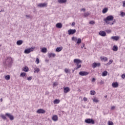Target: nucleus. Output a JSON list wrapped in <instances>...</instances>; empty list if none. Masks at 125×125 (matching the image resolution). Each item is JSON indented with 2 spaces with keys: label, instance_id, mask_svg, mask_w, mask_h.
<instances>
[{
  "label": "nucleus",
  "instance_id": "1",
  "mask_svg": "<svg viewBox=\"0 0 125 125\" xmlns=\"http://www.w3.org/2000/svg\"><path fill=\"white\" fill-rule=\"evenodd\" d=\"M113 20H114V17L112 15L108 16L105 19H104V22H105V24H107L110 23L109 21H113Z\"/></svg>",
  "mask_w": 125,
  "mask_h": 125
},
{
  "label": "nucleus",
  "instance_id": "2",
  "mask_svg": "<svg viewBox=\"0 0 125 125\" xmlns=\"http://www.w3.org/2000/svg\"><path fill=\"white\" fill-rule=\"evenodd\" d=\"M84 122L86 123V124H89L91 125H94V124H95V121H94V120L90 118L85 119Z\"/></svg>",
  "mask_w": 125,
  "mask_h": 125
},
{
  "label": "nucleus",
  "instance_id": "3",
  "mask_svg": "<svg viewBox=\"0 0 125 125\" xmlns=\"http://www.w3.org/2000/svg\"><path fill=\"white\" fill-rule=\"evenodd\" d=\"M34 49H35V47H31L28 49H26L24 50V53L26 54H29L30 52L34 51Z\"/></svg>",
  "mask_w": 125,
  "mask_h": 125
},
{
  "label": "nucleus",
  "instance_id": "4",
  "mask_svg": "<svg viewBox=\"0 0 125 125\" xmlns=\"http://www.w3.org/2000/svg\"><path fill=\"white\" fill-rule=\"evenodd\" d=\"M5 116H6V117H8V118H9L10 121H13V120H14V116H13L10 113H7L5 114Z\"/></svg>",
  "mask_w": 125,
  "mask_h": 125
},
{
  "label": "nucleus",
  "instance_id": "5",
  "mask_svg": "<svg viewBox=\"0 0 125 125\" xmlns=\"http://www.w3.org/2000/svg\"><path fill=\"white\" fill-rule=\"evenodd\" d=\"M89 72H87L86 71H80L79 72V75L82 76H87V75H89Z\"/></svg>",
  "mask_w": 125,
  "mask_h": 125
},
{
  "label": "nucleus",
  "instance_id": "6",
  "mask_svg": "<svg viewBox=\"0 0 125 125\" xmlns=\"http://www.w3.org/2000/svg\"><path fill=\"white\" fill-rule=\"evenodd\" d=\"M76 32H77L76 29H69L68 30V35H74V34H75Z\"/></svg>",
  "mask_w": 125,
  "mask_h": 125
},
{
  "label": "nucleus",
  "instance_id": "7",
  "mask_svg": "<svg viewBox=\"0 0 125 125\" xmlns=\"http://www.w3.org/2000/svg\"><path fill=\"white\" fill-rule=\"evenodd\" d=\"M37 114H44V113H45V110L40 108L37 111Z\"/></svg>",
  "mask_w": 125,
  "mask_h": 125
},
{
  "label": "nucleus",
  "instance_id": "8",
  "mask_svg": "<svg viewBox=\"0 0 125 125\" xmlns=\"http://www.w3.org/2000/svg\"><path fill=\"white\" fill-rule=\"evenodd\" d=\"M112 86L114 88H117V87H119V83L118 82H113L112 83Z\"/></svg>",
  "mask_w": 125,
  "mask_h": 125
},
{
  "label": "nucleus",
  "instance_id": "9",
  "mask_svg": "<svg viewBox=\"0 0 125 125\" xmlns=\"http://www.w3.org/2000/svg\"><path fill=\"white\" fill-rule=\"evenodd\" d=\"M55 56H56V54H55V53H48V57H49V58H54V57H55Z\"/></svg>",
  "mask_w": 125,
  "mask_h": 125
},
{
  "label": "nucleus",
  "instance_id": "10",
  "mask_svg": "<svg viewBox=\"0 0 125 125\" xmlns=\"http://www.w3.org/2000/svg\"><path fill=\"white\" fill-rule=\"evenodd\" d=\"M99 35H100V36H101L102 37H105L106 32H105V31H100L99 33Z\"/></svg>",
  "mask_w": 125,
  "mask_h": 125
},
{
  "label": "nucleus",
  "instance_id": "11",
  "mask_svg": "<svg viewBox=\"0 0 125 125\" xmlns=\"http://www.w3.org/2000/svg\"><path fill=\"white\" fill-rule=\"evenodd\" d=\"M47 5V3H39L38 5L39 7H45Z\"/></svg>",
  "mask_w": 125,
  "mask_h": 125
},
{
  "label": "nucleus",
  "instance_id": "12",
  "mask_svg": "<svg viewBox=\"0 0 125 125\" xmlns=\"http://www.w3.org/2000/svg\"><path fill=\"white\" fill-rule=\"evenodd\" d=\"M92 66L94 69H95L96 67H99V66H100V63H94Z\"/></svg>",
  "mask_w": 125,
  "mask_h": 125
},
{
  "label": "nucleus",
  "instance_id": "13",
  "mask_svg": "<svg viewBox=\"0 0 125 125\" xmlns=\"http://www.w3.org/2000/svg\"><path fill=\"white\" fill-rule=\"evenodd\" d=\"M64 93H68L70 91V88L69 87H66L64 88L63 90Z\"/></svg>",
  "mask_w": 125,
  "mask_h": 125
},
{
  "label": "nucleus",
  "instance_id": "14",
  "mask_svg": "<svg viewBox=\"0 0 125 125\" xmlns=\"http://www.w3.org/2000/svg\"><path fill=\"white\" fill-rule=\"evenodd\" d=\"M63 49V47L61 46V47H58L56 49V52H60Z\"/></svg>",
  "mask_w": 125,
  "mask_h": 125
},
{
  "label": "nucleus",
  "instance_id": "15",
  "mask_svg": "<svg viewBox=\"0 0 125 125\" xmlns=\"http://www.w3.org/2000/svg\"><path fill=\"white\" fill-rule=\"evenodd\" d=\"M52 120L54 121V122H57V121H58V116L57 115L53 116Z\"/></svg>",
  "mask_w": 125,
  "mask_h": 125
},
{
  "label": "nucleus",
  "instance_id": "16",
  "mask_svg": "<svg viewBox=\"0 0 125 125\" xmlns=\"http://www.w3.org/2000/svg\"><path fill=\"white\" fill-rule=\"evenodd\" d=\"M100 59L102 61H104V62H106L108 60V58L106 57H101Z\"/></svg>",
  "mask_w": 125,
  "mask_h": 125
},
{
  "label": "nucleus",
  "instance_id": "17",
  "mask_svg": "<svg viewBox=\"0 0 125 125\" xmlns=\"http://www.w3.org/2000/svg\"><path fill=\"white\" fill-rule=\"evenodd\" d=\"M56 27L58 28L59 29H61L62 28V23H58L56 25Z\"/></svg>",
  "mask_w": 125,
  "mask_h": 125
},
{
  "label": "nucleus",
  "instance_id": "18",
  "mask_svg": "<svg viewBox=\"0 0 125 125\" xmlns=\"http://www.w3.org/2000/svg\"><path fill=\"white\" fill-rule=\"evenodd\" d=\"M6 62H8L9 63L12 62V58L8 57L6 60Z\"/></svg>",
  "mask_w": 125,
  "mask_h": 125
},
{
  "label": "nucleus",
  "instance_id": "19",
  "mask_svg": "<svg viewBox=\"0 0 125 125\" xmlns=\"http://www.w3.org/2000/svg\"><path fill=\"white\" fill-rule=\"evenodd\" d=\"M112 40H114V41H118L120 39V37L118 36H112L111 37Z\"/></svg>",
  "mask_w": 125,
  "mask_h": 125
},
{
  "label": "nucleus",
  "instance_id": "20",
  "mask_svg": "<svg viewBox=\"0 0 125 125\" xmlns=\"http://www.w3.org/2000/svg\"><path fill=\"white\" fill-rule=\"evenodd\" d=\"M74 63H82V61L80 59H76L74 60Z\"/></svg>",
  "mask_w": 125,
  "mask_h": 125
},
{
  "label": "nucleus",
  "instance_id": "21",
  "mask_svg": "<svg viewBox=\"0 0 125 125\" xmlns=\"http://www.w3.org/2000/svg\"><path fill=\"white\" fill-rule=\"evenodd\" d=\"M41 51L43 52V53H46V52H47V49L45 47L42 48Z\"/></svg>",
  "mask_w": 125,
  "mask_h": 125
},
{
  "label": "nucleus",
  "instance_id": "22",
  "mask_svg": "<svg viewBox=\"0 0 125 125\" xmlns=\"http://www.w3.org/2000/svg\"><path fill=\"white\" fill-rule=\"evenodd\" d=\"M64 72L66 74H70L71 73V70L69 69L68 68H65L64 69Z\"/></svg>",
  "mask_w": 125,
  "mask_h": 125
},
{
  "label": "nucleus",
  "instance_id": "23",
  "mask_svg": "<svg viewBox=\"0 0 125 125\" xmlns=\"http://www.w3.org/2000/svg\"><path fill=\"white\" fill-rule=\"evenodd\" d=\"M58 1L59 3H65L67 2V0H58Z\"/></svg>",
  "mask_w": 125,
  "mask_h": 125
},
{
  "label": "nucleus",
  "instance_id": "24",
  "mask_svg": "<svg viewBox=\"0 0 125 125\" xmlns=\"http://www.w3.org/2000/svg\"><path fill=\"white\" fill-rule=\"evenodd\" d=\"M23 43V41L22 40H19L17 42V44L18 45H21Z\"/></svg>",
  "mask_w": 125,
  "mask_h": 125
},
{
  "label": "nucleus",
  "instance_id": "25",
  "mask_svg": "<svg viewBox=\"0 0 125 125\" xmlns=\"http://www.w3.org/2000/svg\"><path fill=\"white\" fill-rule=\"evenodd\" d=\"M77 66L75 67L76 70H78V69H80L81 67H82V65L80 64L79 63H76Z\"/></svg>",
  "mask_w": 125,
  "mask_h": 125
},
{
  "label": "nucleus",
  "instance_id": "26",
  "mask_svg": "<svg viewBox=\"0 0 125 125\" xmlns=\"http://www.w3.org/2000/svg\"><path fill=\"white\" fill-rule=\"evenodd\" d=\"M60 103V100L59 99H55L54 101V104H59Z\"/></svg>",
  "mask_w": 125,
  "mask_h": 125
},
{
  "label": "nucleus",
  "instance_id": "27",
  "mask_svg": "<svg viewBox=\"0 0 125 125\" xmlns=\"http://www.w3.org/2000/svg\"><path fill=\"white\" fill-rule=\"evenodd\" d=\"M22 70L24 71V72H29V68H28V67L27 66H25Z\"/></svg>",
  "mask_w": 125,
  "mask_h": 125
},
{
  "label": "nucleus",
  "instance_id": "28",
  "mask_svg": "<svg viewBox=\"0 0 125 125\" xmlns=\"http://www.w3.org/2000/svg\"><path fill=\"white\" fill-rule=\"evenodd\" d=\"M108 74V72L107 71H104L102 73L103 77H106V76Z\"/></svg>",
  "mask_w": 125,
  "mask_h": 125
},
{
  "label": "nucleus",
  "instance_id": "29",
  "mask_svg": "<svg viewBox=\"0 0 125 125\" xmlns=\"http://www.w3.org/2000/svg\"><path fill=\"white\" fill-rule=\"evenodd\" d=\"M113 51H118V46L116 45H114L113 47Z\"/></svg>",
  "mask_w": 125,
  "mask_h": 125
},
{
  "label": "nucleus",
  "instance_id": "30",
  "mask_svg": "<svg viewBox=\"0 0 125 125\" xmlns=\"http://www.w3.org/2000/svg\"><path fill=\"white\" fill-rule=\"evenodd\" d=\"M26 76V73L25 72H21L20 74V77H21L22 78H24V77H25Z\"/></svg>",
  "mask_w": 125,
  "mask_h": 125
},
{
  "label": "nucleus",
  "instance_id": "31",
  "mask_svg": "<svg viewBox=\"0 0 125 125\" xmlns=\"http://www.w3.org/2000/svg\"><path fill=\"white\" fill-rule=\"evenodd\" d=\"M5 78L6 81H9V80H10V76L9 75H7L5 77Z\"/></svg>",
  "mask_w": 125,
  "mask_h": 125
},
{
  "label": "nucleus",
  "instance_id": "32",
  "mask_svg": "<svg viewBox=\"0 0 125 125\" xmlns=\"http://www.w3.org/2000/svg\"><path fill=\"white\" fill-rule=\"evenodd\" d=\"M107 11H108V8H104L103 10V13L104 14H105L107 12Z\"/></svg>",
  "mask_w": 125,
  "mask_h": 125
},
{
  "label": "nucleus",
  "instance_id": "33",
  "mask_svg": "<svg viewBox=\"0 0 125 125\" xmlns=\"http://www.w3.org/2000/svg\"><path fill=\"white\" fill-rule=\"evenodd\" d=\"M81 42H82V39H81L80 38H79L77 40V43L78 44H80V43H81Z\"/></svg>",
  "mask_w": 125,
  "mask_h": 125
},
{
  "label": "nucleus",
  "instance_id": "34",
  "mask_svg": "<svg viewBox=\"0 0 125 125\" xmlns=\"http://www.w3.org/2000/svg\"><path fill=\"white\" fill-rule=\"evenodd\" d=\"M90 94H91V95H95V91H90Z\"/></svg>",
  "mask_w": 125,
  "mask_h": 125
},
{
  "label": "nucleus",
  "instance_id": "35",
  "mask_svg": "<svg viewBox=\"0 0 125 125\" xmlns=\"http://www.w3.org/2000/svg\"><path fill=\"white\" fill-rule=\"evenodd\" d=\"M1 118H2V119H3V120H6V116H5V115H1Z\"/></svg>",
  "mask_w": 125,
  "mask_h": 125
},
{
  "label": "nucleus",
  "instance_id": "36",
  "mask_svg": "<svg viewBox=\"0 0 125 125\" xmlns=\"http://www.w3.org/2000/svg\"><path fill=\"white\" fill-rule=\"evenodd\" d=\"M35 73H38L40 72V68H35Z\"/></svg>",
  "mask_w": 125,
  "mask_h": 125
},
{
  "label": "nucleus",
  "instance_id": "37",
  "mask_svg": "<svg viewBox=\"0 0 125 125\" xmlns=\"http://www.w3.org/2000/svg\"><path fill=\"white\" fill-rule=\"evenodd\" d=\"M93 102H95V103H98V102H99V100H98L96 98H94L93 99Z\"/></svg>",
  "mask_w": 125,
  "mask_h": 125
},
{
  "label": "nucleus",
  "instance_id": "38",
  "mask_svg": "<svg viewBox=\"0 0 125 125\" xmlns=\"http://www.w3.org/2000/svg\"><path fill=\"white\" fill-rule=\"evenodd\" d=\"M121 16H122V17H125V12H122L121 13Z\"/></svg>",
  "mask_w": 125,
  "mask_h": 125
},
{
  "label": "nucleus",
  "instance_id": "39",
  "mask_svg": "<svg viewBox=\"0 0 125 125\" xmlns=\"http://www.w3.org/2000/svg\"><path fill=\"white\" fill-rule=\"evenodd\" d=\"M89 15V13H85L84 14V17H87Z\"/></svg>",
  "mask_w": 125,
  "mask_h": 125
},
{
  "label": "nucleus",
  "instance_id": "40",
  "mask_svg": "<svg viewBox=\"0 0 125 125\" xmlns=\"http://www.w3.org/2000/svg\"><path fill=\"white\" fill-rule=\"evenodd\" d=\"M108 125H114V123H113L112 121H109Z\"/></svg>",
  "mask_w": 125,
  "mask_h": 125
},
{
  "label": "nucleus",
  "instance_id": "41",
  "mask_svg": "<svg viewBox=\"0 0 125 125\" xmlns=\"http://www.w3.org/2000/svg\"><path fill=\"white\" fill-rule=\"evenodd\" d=\"M72 41H74V42H76V41H78V39L76 37H72Z\"/></svg>",
  "mask_w": 125,
  "mask_h": 125
},
{
  "label": "nucleus",
  "instance_id": "42",
  "mask_svg": "<svg viewBox=\"0 0 125 125\" xmlns=\"http://www.w3.org/2000/svg\"><path fill=\"white\" fill-rule=\"evenodd\" d=\"M26 79L27 80V81H32V76L27 77Z\"/></svg>",
  "mask_w": 125,
  "mask_h": 125
},
{
  "label": "nucleus",
  "instance_id": "43",
  "mask_svg": "<svg viewBox=\"0 0 125 125\" xmlns=\"http://www.w3.org/2000/svg\"><path fill=\"white\" fill-rule=\"evenodd\" d=\"M89 24H91V25H93V24H95V22L93 21H91L89 22Z\"/></svg>",
  "mask_w": 125,
  "mask_h": 125
},
{
  "label": "nucleus",
  "instance_id": "44",
  "mask_svg": "<svg viewBox=\"0 0 125 125\" xmlns=\"http://www.w3.org/2000/svg\"><path fill=\"white\" fill-rule=\"evenodd\" d=\"M115 23H116V20H114V21L112 23H110L109 24L113 25L114 24H115Z\"/></svg>",
  "mask_w": 125,
  "mask_h": 125
},
{
  "label": "nucleus",
  "instance_id": "45",
  "mask_svg": "<svg viewBox=\"0 0 125 125\" xmlns=\"http://www.w3.org/2000/svg\"><path fill=\"white\" fill-rule=\"evenodd\" d=\"M36 63H40V59L39 58H37L36 60Z\"/></svg>",
  "mask_w": 125,
  "mask_h": 125
},
{
  "label": "nucleus",
  "instance_id": "46",
  "mask_svg": "<svg viewBox=\"0 0 125 125\" xmlns=\"http://www.w3.org/2000/svg\"><path fill=\"white\" fill-rule=\"evenodd\" d=\"M100 84H104V82L102 80L101 81V82H100Z\"/></svg>",
  "mask_w": 125,
  "mask_h": 125
},
{
  "label": "nucleus",
  "instance_id": "47",
  "mask_svg": "<svg viewBox=\"0 0 125 125\" xmlns=\"http://www.w3.org/2000/svg\"><path fill=\"white\" fill-rule=\"evenodd\" d=\"M81 11H83V12H85V8H83L81 10Z\"/></svg>",
  "mask_w": 125,
  "mask_h": 125
},
{
  "label": "nucleus",
  "instance_id": "48",
  "mask_svg": "<svg viewBox=\"0 0 125 125\" xmlns=\"http://www.w3.org/2000/svg\"><path fill=\"white\" fill-rule=\"evenodd\" d=\"M83 100L84 101H87V98H86V97H84L83 98Z\"/></svg>",
  "mask_w": 125,
  "mask_h": 125
},
{
  "label": "nucleus",
  "instance_id": "49",
  "mask_svg": "<svg viewBox=\"0 0 125 125\" xmlns=\"http://www.w3.org/2000/svg\"><path fill=\"white\" fill-rule=\"evenodd\" d=\"M123 7H125V1H123Z\"/></svg>",
  "mask_w": 125,
  "mask_h": 125
},
{
  "label": "nucleus",
  "instance_id": "50",
  "mask_svg": "<svg viewBox=\"0 0 125 125\" xmlns=\"http://www.w3.org/2000/svg\"><path fill=\"white\" fill-rule=\"evenodd\" d=\"M57 84H58L56 82H55V83H53L54 86H55L57 85Z\"/></svg>",
  "mask_w": 125,
  "mask_h": 125
},
{
  "label": "nucleus",
  "instance_id": "51",
  "mask_svg": "<svg viewBox=\"0 0 125 125\" xmlns=\"http://www.w3.org/2000/svg\"><path fill=\"white\" fill-rule=\"evenodd\" d=\"M122 79H125V74H123L122 75Z\"/></svg>",
  "mask_w": 125,
  "mask_h": 125
},
{
  "label": "nucleus",
  "instance_id": "52",
  "mask_svg": "<svg viewBox=\"0 0 125 125\" xmlns=\"http://www.w3.org/2000/svg\"><path fill=\"white\" fill-rule=\"evenodd\" d=\"M92 82L93 83H94V82H95V78H93L92 79Z\"/></svg>",
  "mask_w": 125,
  "mask_h": 125
},
{
  "label": "nucleus",
  "instance_id": "53",
  "mask_svg": "<svg viewBox=\"0 0 125 125\" xmlns=\"http://www.w3.org/2000/svg\"><path fill=\"white\" fill-rule=\"evenodd\" d=\"M106 32H107V33H111V30H106Z\"/></svg>",
  "mask_w": 125,
  "mask_h": 125
},
{
  "label": "nucleus",
  "instance_id": "54",
  "mask_svg": "<svg viewBox=\"0 0 125 125\" xmlns=\"http://www.w3.org/2000/svg\"><path fill=\"white\" fill-rule=\"evenodd\" d=\"M75 22H73V23H72V24H71V25H72V27H74V26H75Z\"/></svg>",
  "mask_w": 125,
  "mask_h": 125
},
{
  "label": "nucleus",
  "instance_id": "55",
  "mask_svg": "<svg viewBox=\"0 0 125 125\" xmlns=\"http://www.w3.org/2000/svg\"><path fill=\"white\" fill-rule=\"evenodd\" d=\"M109 63H113V60H110Z\"/></svg>",
  "mask_w": 125,
  "mask_h": 125
},
{
  "label": "nucleus",
  "instance_id": "56",
  "mask_svg": "<svg viewBox=\"0 0 125 125\" xmlns=\"http://www.w3.org/2000/svg\"><path fill=\"white\" fill-rule=\"evenodd\" d=\"M26 17H27V18H30V15H26Z\"/></svg>",
  "mask_w": 125,
  "mask_h": 125
},
{
  "label": "nucleus",
  "instance_id": "57",
  "mask_svg": "<svg viewBox=\"0 0 125 125\" xmlns=\"http://www.w3.org/2000/svg\"><path fill=\"white\" fill-rule=\"evenodd\" d=\"M114 109H115V106H112L111 110H114Z\"/></svg>",
  "mask_w": 125,
  "mask_h": 125
},
{
  "label": "nucleus",
  "instance_id": "58",
  "mask_svg": "<svg viewBox=\"0 0 125 125\" xmlns=\"http://www.w3.org/2000/svg\"><path fill=\"white\" fill-rule=\"evenodd\" d=\"M76 70V68L74 69V70H72V73H74L75 72V70Z\"/></svg>",
  "mask_w": 125,
  "mask_h": 125
},
{
  "label": "nucleus",
  "instance_id": "59",
  "mask_svg": "<svg viewBox=\"0 0 125 125\" xmlns=\"http://www.w3.org/2000/svg\"><path fill=\"white\" fill-rule=\"evenodd\" d=\"M110 64H111V63H107L106 65V66H109V65H110Z\"/></svg>",
  "mask_w": 125,
  "mask_h": 125
},
{
  "label": "nucleus",
  "instance_id": "60",
  "mask_svg": "<svg viewBox=\"0 0 125 125\" xmlns=\"http://www.w3.org/2000/svg\"><path fill=\"white\" fill-rule=\"evenodd\" d=\"M0 101L1 102H2V98H1V99H0Z\"/></svg>",
  "mask_w": 125,
  "mask_h": 125
},
{
  "label": "nucleus",
  "instance_id": "61",
  "mask_svg": "<svg viewBox=\"0 0 125 125\" xmlns=\"http://www.w3.org/2000/svg\"><path fill=\"white\" fill-rule=\"evenodd\" d=\"M48 61H49L48 60H45V62H48Z\"/></svg>",
  "mask_w": 125,
  "mask_h": 125
},
{
  "label": "nucleus",
  "instance_id": "62",
  "mask_svg": "<svg viewBox=\"0 0 125 125\" xmlns=\"http://www.w3.org/2000/svg\"><path fill=\"white\" fill-rule=\"evenodd\" d=\"M83 46H84V44L83 43Z\"/></svg>",
  "mask_w": 125,
  "mask_h": 125
},
{
  "label": "nucleus",
  "instance_id": "63",
  "mask_svg": "<svg viewBox=\"0 0 125 125\" xmlns=\"http://www.w3.org/2000/svg\"><path fill=\"white\" fill-rule=\"evenodd\" d=\"M105 98H107V96H105Z\"/></svg>",
  "mask_w": 125,
  "mask_h": 125
},
{
  "label": "nucleus",
  "instance_id": "64",
  "mask_svg": "<svg viewBox=\"0 0 125 125\" xmlns=\"http://www.w3.org/2000/svg\"><path fill=\"white\" fill-rule=\"evenodd\" d=\"M1 11H2V10H1L0 11V12H1Z\"/></svg>",
  "mask_w": 125,
  "mask_h": 125
}]
</instances>
